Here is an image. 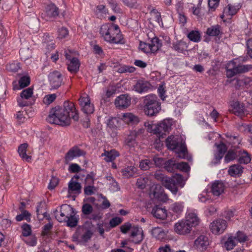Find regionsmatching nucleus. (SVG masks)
<instances>
[{"instance_id": "nucleus-18", "label": "nucleus", "mask_w": 252, "mask_h": 252, "mask_svg": "<svg viewBox=\"0 0 252 252\" xmlns=\"http://www.w3.org/2000/svg\"><path fill=\"white\" fill-rule=\"evenodd\" d=\"M130 236L131 241L135 244L140 243L143 239V232L141 228L137 226H134L131 228Z\"/></svg>"}, {"instance_id": "nucleus-26", "label": "nucleus", "mask_w": 252, "mask_h": 252, "mask_svg": "<svg viewBox=\"0 0 252 252\" xmlns=\"http://www.w3.org/2000/svg\"><path fill=\"white\" fill-rule=\"evenodd\" d=\"M81 186L80 183L74 181L73 179L68 183V192L69 194L76 193L81 192Z\"/></svg>"}, {"instance_id": "nucleus-25", "label": "nucleus", "mask_w": 252, "mask_h": 252, "mask_svg": "<svg viewBox=\"0 0 252 252\" xmlns=\"http://www.w3.org/2000/svg\"><path fill=\"white\" fill-rule=\"evenodd\" d=\"M28 147L27 143L20 145L18 149V152L22 159L27 162H30L32 159L31 156L27 155V149Z\"/></svg>"}, {"instance_id": "nucleus-55", "label": "nucleus", "mask_w": 252, "mask_h": 252, "mask_svg": "<svg viewBox=\"0 0 252 252\" xmlns=\"http://www.w3.org/2000/svg\"><path fill=\"white\" fill-rule=\"evenodd\" d=\"M68 31L64 27H62L58 30V37L62 39L66 37L68 35Z\"/></svg>"}, {"instance_id": "nucleus-23", "label": "nucleus", "mask_w": 252, "mask_h": 252, "mask_svg": "<svg viewBox=\"0 0 252 252\" xmlns=\"http://www.w3.org/2000/svg\"><path fill=\"white\" fill-rule=\"evenodd\" d=\"M154 177L157 180L160 181L166 189H172L169 177L165 176L160 171H157L154 174ZM173 189H174L172 188Z\"/></svg>"}, {"instance_id": "nucleus-16", "label": "nucleus", "mask_w": 252, "mask_h": 252, "mask_svg": "<svg viewBox=\"0 0 252 252\" xmlns=\"http://www.w3.org/2000/svg\"><path fill=\"white\" fill-rule=\"evenodd\" d=\"M170 182L172 189H168L173 194L176 195L178 192L177 185H179L181 188H183L185 185V181L182 175L176 174L172 178H170Z\"/></svg>"}, {"instance_id": "nucleus-17", "label": "nucleus", "mask_w": 252, "mask_h": 252, "mask_svg": "<svg viewBox=\"0 0 252 252\" xmlns=\"http://www.w3.org/2000/svg\"><path fill=\"white\" fill-rule=\"evenodd\" d=\"M131 104V98L127 94H121L115 100L116 107L120 109H124L128 107Z\"/></svg>"}, {"instance_id": "nucleus-47", "label": "nucleus", "mask_w": 252, "mask_h": 252, "mask_svg": "<svg viewBox=\"0 0 252 252\" xmlns=\"http://www.w3.org/2000/svg\"><path fill=\"white\" fill-rule=\"evenodd\" d=\"M123 118L124 121L126 123L135 122L137 120V117L131 113H124L123 116Z\"/></svg>"}, {"instance_id": "nucleus-36", "label": "nucleus", "mask_w": 252, "mask_h": 252, "mask_svg": "<svg viewBox=\"0 0 252 252\" xmlns=\"http://www.w3.org/2000/svg\"><path fill=\"white\" fill-rule=\"evenodd\" d=\"M153 236L158 239H161L164 237V233L162 229L158 227H155L152 230Z\"/></svg>"}, {"instance_id": "nucleus-13", "label": "nucleus", "mask_w": 252, "mask_h": 252, "mask_svg": "<svg viewBox=\"0 0 252 252\" xmlns=\"http://www.w3.org/2000/svg\"><path fill=\"white\" fill-rule=\"evenodd\" d=\"M192 227L186 220H180L174 225L175 232L178 234L183 235L189 234Z\"/></svg>"}, {"instance_id": "nucleus-1", "label": "nucleus", "mask_w": 252, "mask_h": 252, "mask_svg": "<svg viewBox=\"0 0 252 252\" xmlns=\"http://www.w3.org/2000/svg\"><path fill=\"white\" fill-rule=\"evenodd\" d=\"M78 115L72 102L65 101L63 107L52 108L48 117V121L62 126H68L71 119L78 121Z\"/></svg>"}, {"instance_id": "nucleus-51", "label": "nucleus", "mask_w": 252, "mask_h": 252, "mask_svg": "<svg viewBox=\"0 0 252 252\" xmlns=\"http://www.w3.org/2000/svg\"><path fill=\"white\" fill-rule=\"evenodd\" d=\"M184 206L182 203L176 202L173 204L171 206L172 211L176 213H180L183 211Z\"/></svg>"}, {"instance_id": "nucleus-10", "label": "nucleus", "mask_w": 252, "mask_h": 252, "mask_svg": "<svg viewBox=\"0 0 252 252\" xmlns=\"http://www.w3.org/2000/svg\"><path fill=\"white\" fill-rule=\"evenodd\" d=\"M33 94V90L31 88H28L22 91L20 94V96L17 98L18 105L20 107H25L31 104L29 101Z\"/></svg>"}, {"instance_id": "nucleus-42", "label": "nucleus", "mask_w": 252, "mask_h": 252, "mask_svg": "<svg viewBox=\"0 0 252 252\" xmlns=\"http://www.w3.org/2000/svg\"><path fill=\"white\" fill-rule=\"evenodd\" d=\"M251 158L250 155L246 151H243L239 158V162L242 164H248L251 161Z\"/></svg>"}, {"instance_id": "nucleus-28", "label": "nucleus", "mask_w": 252, "mask_h": 252, "mask_svg": "<svg viewBox=\"0 0 252 252\" xmlns=\"http://www.w3.org/2000/svg\"><path fill=\"white\" fill-rule=\"evenodd\" d=\"M243 169L239 164H234L229 167L228 173L231 176H240L243 173Z\"/></svg>"}, {"instance_id": "nucleus-4", "label": "nucleus", "mask_w": 252, "mask_h": 252, "mask_svg": "<svg viewBox=\"0 0 252 252\" xmlns=\"http://www.w3.org/2000/svg\"><path fill=\"white\" fill-rule=\"evenodd\" d=\"M143 111L145 115L153 116L161 110V104L156 94H150L143 98Z\"/></svg>"}, {"instance_id": "nucleus-30", "label": "nucleus", "mask_w": 252, "mask_h": 252, "mask_svg": "<svg viewBox=\"0 0 252 252\" xmlns=\"http://www.w3.org/2000/svg\"><path fill=\"white\" fill-rule=\"evenodd\" d=\"M173 49L180 53H183L188 48V45L187 43L183 41L180 40L173 43Z\"/></svg>"}, {"instance_id": "nucleus-46", "label": "nucleus", "mask_w": 252, "mask_h": 252, "mask_svg": "<svg viewBox=\"0 0 252 252\" xmlns=\"http://www.w3.org/2000/svg\"><path fill=\"white\" fill-rule=\"evenodd\" d=\"M135 70V68L132 66L122 65L118 67L117 71L119 73H123L126 72L132 73Z\"/></svg>"}, {"instance_id": "nucleus-45", "label": "nucleus", "mask_w": 252, "mask_h": 252, "mask_svg": "<svg viewBox=\"0 0 252 252\" xmlns=\"http://www.w3.org/2000/svg\"><path fill=\"white\" fill-rule=\"evenodd\" d=\"M95 13L97 16L100 18L104 17L106 15L107 10L104 5H99L96 7Z\"/></svg>"}, {"instance_id": "nucleus-31", "label": "nucleus", "mask_w": 252, "mask_h": 252, "mask_svg": "<svg viewBox=\"0 0 252 252\" xmlns=\"http://www.w3.org/2000/svg\"><path fill=\"white\" fill-rule=\"evenodd\" d=\"M237 244L236 237L232 235L228 236L227 239L224 244V247L226 250L229 251L232 250Z\"/></svg>"}, {"instance_id": "nucleus-34", "label": "nucleus", "mask_w": 252, "mask_h": 252, "mask_svg": "<svg viewBox=\"0 0 252 252\" xmlns=\"http://www.w3.org/2000/svg\"><path fill=\"white\" fill-rule=\"evenodd\" d=\"M189 39L193 42H198L201 40V34L198 31H191L187 34Z\"/></svg>"}, {"instance_id": "nucleus-35", "label": "nucleus", "mask_w": 252, "mask_h": 252, "mask_svg": "<svg viewBox=\"0 0 252 252\" xmlns=\"http://www.w3.org/2000/svg\"><path fill=\"white\" fill-rule=\"evenodd\" d=\"M237 85L240 87L248 88L252 85V79L250 77H244L237 80Z\"/></svg>"}, {"instance_id": "nucleus-57", "label": "nucleus", "mask_w": 252, "mask_h": 252, "mask_svg": "<svg viewBox=\"0 0 252 252\" xmlns=\"http://www.w3.org/2000/svg\"><path fill=\"white\" fill-rule=\"evenodd\" d=\"M53 226V223L52 222H49V223L45 224L42 229V234L44 236L48 235L51 230L52 229Z\"/></svg>"}, {"instance_id": "nucleus-49", "label": "nucleus", "mask_w": 252, "mask_h": 252, "mask_svg": "<svg viewBox=\"0 0 252 252\" xmlns=\"http://www.w3.org/2000/svg\"><path fill=\"white\" fill-rule=\"evenodd\" d=\"M67 225L68 226L73 227L77 224V219L74 215H70L66 219Z\"/></svg>"}, {"instance_id": "nucleus-52", "label": "nucleus", "mask_w": 252, "mask_h": 252, "mask_svg": "<svg viewBox=\"0 0 252 252\" xmlns=\"http://www.w3.org/2000/svg\"><path fill=\"white\" fill-rule=\"evenodd\" d=\"M148 179L147 177H139L137 180L136 185L139 188L141 189H144L148 183Z\"/></svg>"}, {"instance_id": "nucleus-33", "label": "nucleus", "mask_w": 252, "mask_h": 252, "mask_svg": "<svg viewBox=\"0 0 252 252\" xmlns=\"http://www.w3.org/2000/svg\"><path fill=\"white\" fill-rule=\"evenodd\" d=\"M149 45L151 49V53L157 51L161 47V43L159 42L158 38L157 37L153 38Z\"/></svg>"}, {"instance_id": "nucleus-56", "label": "nucleus", "mask_w": 252, "mask_h": 252, "mask_svg": "<svg viewBox=\"0 0 252 252\" xmlns=\"http://www.w3.org/2000/svg\"><path fill=\"white\" fill-rule=\"evenodd\" d=\"M30 78L28 76H23L21 78L19 81V84L21 88L27 87L30 84Z\"/></svg>"}, {"instance_id": "nucleus-7", "label": "nucleus", "mask_w": 252, "mask_h": 252, "mask_svg": "<svg viewBox=\"0 0 252 252\" xmlns=\"http://www.w3.org/2000/svg\"><path fill=\"white\" fill-rule=\"evenodd\" d=\"M149 195L151 199L164 201L167 199V196L164 193L163 189L158 184L152 186L150 190Z\"/></svg>"}, {"instance_id": "nucleus-54", "label": "nucleus", "mask_w": 252, "mask_h": 252, "mask_svg": "<svg viewBox=\"0 0 252 252\" xmlns=\"http://www.w3.org/2000/svg\"><path fill=\"white\" fill-rule=\"evenodd\" d=\"M19 53L21 59L23 60H26L31 56L30 51L29 48L20 49Z\"/></svg>"}, {"instance_id": "nucleus-44", "label": "nucleus", "mask_w": 252, "mask_h": 252, "mask_svg": "<svg viewBox=\"0 0 252 252\" xmlns=\"http://www.w3.org/2000/svg\"><path fill=\"white\" fill-rule=\"evenodd\" d=\"M153 165V162L148 159H145L140 162L139 167L143 170H147L152 167Z\"/></svg>"}, {"instance_id": "nucleus-43", "label": "nucleus", "mask_w": 252, "mask_h": 252, "mask_svg": "<svg viewBox=\"0 0 252 252\" xmlns=\"http://www.w3.org/2000/svg\"><path fill=\"white\" fill-rule=\"evenodd\" d=\"M107 126L111 129H115L119 126V120L115 118H109L106 122Z\"/></svg>"}, {"instance_id": "nucleus-64", "label": "nucleus", "mask_w": 252, "mask_h": 252, "mask_svg": "<svg viewBox=\"0 0 252 252\" xmlns=\"http://www.w3.org/2000/svg\"><path fill=\"white\" fill-rule=\"evenodd\" d=\"M233 237H236L237 243L238 242H244L247 240V236L246 235L242 232L238 231L235 235V236H233Z\"/></svg>"}, {"instance_id": "nucleus-39", "label": "nucleus", "mask_w": 252, "mask_h": 252, "mask_svg": "<svg viewBox=\"0 0 252 252\" xmlns=\"http://www.w3.org/2000/svg\"><path fill=\"white\" fill-rule=\"evenodd\" d=\"M220 32V27L219 25H216L208 28L206 33L209 36H217Z\"/></svg>"}, {"instance_id": "nucleus-22", "label": "nucleus", "mask_w": 252, "mask_h": 252, "mask_svg": "<svg viewBox=\"0 0 252 252\" xmlns=\"http://www.w3.org/2000/svg\"><path fill=\"white\" fill-rule=\"evenodd\" d=\"M151 213L155 218L159 219L164 220L167 216L166 210L158 206H155Z\"/></svg>"}, {"instance_id": "nucleus-20", "label": "nucleus", "mask_w": 252, "mask_h": 252, "mask_svg": "<svg viewBox=\"0 0 252 252\" xmlns=\"http://www.w3.org/2000/svg\"><path fill=\"white\" fill-rule=\"evenodd\" d=\"M185 220L193 227L197 226L200 223V219L197 214L192 211H188L187 212Z\"/></svg>"}, {"instance_id": "nucleus-29", "label": "nucleus", "mask_w": 252, "mask_h": 252, "mask_svg": "<svg viewBox=\"0 0 252 252\" xmlns=\"http://www.w3.org/2000/svg\"><path fill=\"white\" fill-rule=\"evenodd\" d=\"M137 169L133 165L127 166L122 170L123 176L126 178H129L134 175L136 173Z\"/></svg>"}, {"instance_id": "nucleus-27", "label": "nucleus", "mask_w": 252, "mask_h": 252, "mask_svg": "<svg viewBox=\"0 0 252 252\" xmlns=\"http://www.w3.org/2000/svg\"><path fill=\"white\" fill-rule=\"evenodd\" d=\"M119 156V154L115 150H111L110 151H104L101 154V157H105L104 159L106 162H112L116 158Z\"/></svg>"}, {"instance_id": "nucleus-48", "label": "nucleus", "mask_w": 252, "mask_h": 252, "mask_svg": "<svg viewBox=\"0 0 252 252\" xmlns=\"http://www.w3.org/2000/svg\"><path fill=\"white\" fill-rule=\"evenodd\" d=\"M237 157L236 153L233 150H229L224 157V161L228 163L234 160Z\"/></svg>"}, {"instance_id": "nucleus-63", "label": "nucleus", "mask_w": 252, "mask_h": 252, "mask_svg": "<svg viewBox=\"0 0 252 252\" xmlns=\"http://www.w3.org/2000/svg\"><path fill=\"white\" fill-rule=\"evenodd\" d=\"M20 68L19 63H13L6 66V69L10 71L16 72Z\"/></svg>"}, {"instance_id": "nucleus-21", "label": "nucleus", "mask_w": 252, "mask_h": 252, "mask_svg": "<svg viewBox=\"0 0 252 252\" xmlns=\"http://www.w3.org/2000/svg\"><path fill=\"white\" fill-rule=\"evenodd\" d=\"M59 14V8L54 3H50L46 6L45 15L47 16V20L57 17Z\"/></svg>"}, {"instance_id": "nucleus-19", "label": "nucleus", "mask_w": 252, "mask_h": 252, "mask_svg": "<svg viewBox=\"0 0 252 252\" xmlns=\"http://www.w3.org/2000/svg\"><path fill=\"white\" fill-rule=\"evenodd\" d=\"M225 186L223 183L220 181H215L212 184L211 192L215 196H219L224 191Z\"/></svg>"}, {"instance_id": "nucleus-14", "label": "nucleus", "mask_w": 252, "mask_h": 252, "mask_svg": "<svg viewBox=\"0 0 252 252\" xmlns=\"http://www.w3.org/2000/svg\"><path fill=\"white\" fill-rule=\"evenodd\" d=\"M85 154L83 150H81L77 146H74L70 149L65 154L64 162L66 164H68L75 158L84 156Z\"/></svg>"}, {"instance_id": "nucleus-8", "label": "nucleus", "mask_w": 252, "mask_h": 252, "mask_svg": "<svg viewBox=\"0 0 252 252\" xmlns=\"http://www.w3.org/2000/svg\"><path fill=\"white\" fill-rule=\"evenodd\" d=\"M227 227V223L225 220L218 219L214 220L210 224V229L211 232L215 235H220L223 233Z\"/></svg>"}, {"instance_id": "nucleus-53", "label": "nucleus", "mask_w": 252, "mask_h": 252, "mask_svg": "<svg viewBox=\"0 0 252 252\" xmlns=\"http://www.w3.org/2000/svg\"><path fill=\"white\" fill-rule=\"evenodd\" d=\"M37 218L39 220H42L43 218H46L48 220H51V218L49 215H47L46 212H42L40 210V205H38L36 208Z\"/></svg>"}, {"instance_id": "nucleus-50", "label": "nucleus", "mask_w": 252, "mask_h": 252, "mask_svg": "<svg viewBox=\"0 0 252 252\" xmlns=\"http://www.w3.org/2000/svg\"><path fill=\"white\" fill-rule=\"evenodd\" d=\"M57 95L55 94L46 95L43 98V103L46 105H49L56 99Z\"/></svg>"}, {"instance_id": "nucleus-12", "label": "nucleus", "mask_w": 252, "mask_h": 252, "mask_svg": "<svg viewBox=\"0 0 252 252\" xmlns=\"http://www.w3.org/2000/svg\"><path fill=\"white\" fill-rule=\"evenodd\" d=\"M82 110L87 114H92L94 111V107L90 102V97L87 94H83L79 99Z\"/></svg>"}, {"instance_id": "nucleus-37", "label": "nucleus", "mask_w": 252, "mask_h": 252, "mask_svg": "<svg viewBox=\"0 0 252 252\" xmlns=\"http://www.w3.org/2000/svg\"><path fill=\"white\" fill-rule=\"evenodd\" d=\"M245 108L243 104L236 102L234 104L233 113L238 116H242L244 114Z\"/></svg>"}, {"instance_id": "nucleus-38", "label": "nucleus", "mask_w": 252, "mask_h": 252, "mask_svg": "<svg viewBox=\"0 0 252 252\" xmlns=\"http://www.w3.org/2000/svg\"><path fill=\"white\" fill-rule=\"evenodd\" d=\"M177 163L174 159H170L166 161L164 163L165 169L169 172H173L177 169Z\"/></svg>"}, {"instance_id": "nucleus-3", "label": "nucleus", "mask_w": 252, "mask_h": 252, "mask_svg": "<svg viewBox=\"0 0 252 252\" xmlns=\"http://www.w3.org/2000/svg\"><path fill=\"white\" fill-rule=\"evenodd\" d=\"M166 145L170 150H176L178 153V157L181 158H187L189 160L191 157L188 156L187 149L184 143L181 141V138L177 135H171L166 139Z\"/></svg>"}, {"instance_id": "nucleus-61", "label": "nucleus", "mask_w": 252, "mask_h": 252, "mask_svg": "<svg viewBox=\"0 0 252 252\" xmlns=\"http://www.w3.org/2000/svg\"><path fill=\"white\" fill-rule=\"evenodd\" d=\"M139 49L143 52L146 53H151V49H150L149 43L140 42L139 46Z\"/></svg>"}, {"instance_id": "nucleus-40", "label": "nucleus", "mask_w": 252, "mask_h": 252, "mask_svg": "<svg viewBox=\"0 0 252 252\" xmlns=\"http://www.w3.org/2000/svg\"><path fill=\"white\" fill-rule=\"evenodd\" d=\"M83 234L81 237V240L83 242H88L91 238L93 235L92 231L89 229L83 228Z\"/></svg>"}, {"instance_id": "nucleus-59", "label": "nucleus", "mask_w": 252, "mask_h": 252, "mask_svg": "<svg viewBox=\"0 0 252 252\" xmlns=\"http://www.w3.org/2000/svg\"><path fill=\"white\" fill-rule=\"evenodd\" d=\"M24 242L29 246H34L36 244L37 240L34 236H31L24 239Z\"/></svg>"}, {"instance_id": "nucleus-2", "label": "nucleus", "mask_w": 252, "mask_h": 252, "mask_svg": "<svg viewBox=\"0 0 252 252\" xmlns=\"http://www.w3.org/2000/svg\"><path fill=\"white\" fill-rule=\"evenodd\" d=\"M100 33L105 41L113 44H124L122 34L117 25L105 24L100 29Z\"/></svg>"}, {"instance_id": "nucleus-5", "label": "nucleus", "mask_w": 252, "mask_h": 252, "mask_svg": "<svg viewBox=\"0 0 252 252\" xmlns=\"http://www.w3.org/2000/svg\"><path fill=\"white\" fill-rule=\"evenodd\" d=\"M252 68V66L251 65H236L234 61H231L226 66V75L230 78L237 74L246 72Z\"/></svg>"}, {"instance_id": "nucleus-58", "label": "nucleus", "mask_w": 252, "mask_h": 252, "mask_svg": "<svg viewBox=\"0 0 252 252\" xmlns=\"http://www.w3.org/2000/svg\"><path fill=\"white\" fill-rule=\"evenodd\" d=\"M22 234L24 236L28 237L31 234L32 230L30 225L24 224L22 226Z\"/></svg>"}, {"instance_id": "nucleus-60", "label": "nucleus", "mask_w": 252, "mask_h": 252, "mask_svg": "<svg viewBox=\"0 0 252 252\" xmlns=\"http://www.w3.org/2000/svg\"><path fill=\"white\" fill-rule=\"evenodd\" d=\"M177 169L184 172H188L189 170V166L186 162H181L177 163Z\"/></svg>"}, {"instance_id": "nucleus-15", "label": "nucleus", "mask_w": 252, "mask_h": 252, "mask_svg": "<svg viewBox=\"0 0 252 252\" xmlns=\"http://www.w3.org/2000/svg\"><path fill=\"white\" fill-rule=\"evenodd\" d=\"M209 243V240L207 236L200 235L195 240L193 246L197 250L203 252L207 250Z\"/></svg>"}, {"instance_id": "nucleus-32", "label": "nucleus", "mask_w": 252, "mask_h": 252, "mask_svg": "<svg viewBox=\"0 0 252 252\" xmlns=\"http://www.w3.org/2000/svg\"><path fill=\"white\" fill-rule=\"evenodd\" d=\"M79 65L78 59L73 58L70 60V63L68 65V70L71 73H75L78 70Z\"/></svg>"}, {"instance_id": "nucleus-24", "label": "nucleus", "mask_w": 252, "mask_h": 252, "mask_svg": "<svg viewBox=\"0 0 252 252\" xmlns=\"http://www.w3.org/2000/svg\"><path fill=\"white\" fill-rule=\"evenodd\" d=\"M151 87L150 83L147 81L139 80L134 86V90L139 93L147 92Z\"/></svg>"}, {"instance_id": "nucleus-62", "label": "nucleus", "mask_w": 252, "mask_h": 252, "mask_svg": "<svg viewBox=\"0 0 252 252\" xmlns=\"http://www.w3.org/2000/svg\"><path fill=\"white\" fill-rule=\"evenodd\" d=\"M151 14L158 24L162 22L160 13L155 9H153L151 11Z\"/></svg>"}, {"instance_id": "nucleus-41", "label": "nucleus", "mask_w": 252, "mask_h": 252, "mask_svg": "<svg viewBox=\"0 0 252 252\" xmlns=\"http://www.w3.org/2000/svg\"><path fill=\"white\" fill-rule=\"evenodd\" d=\"M239 8L238 6L233 5L229 4L225 8L224 11L228 15L233 16L237 13Z\"/></svg>"}, {"instance_id": "nucleus-9", "label": "nucleus", "mask_w": 252, "mask_h": 252, "mask_svg": "<svg viewBox=\"0 0 252 252\" xmlns=\"http://www.w3.org/2000/svg\"><path fill=\"white\" fill-rule=\"evenodd\" d=\"M72 207L68 205L64 204L61 206L60 211L57 210L54 211V214L56 219L59 222H64L66 220L68 217L71 215Z\"/></svg>"}, {"instance_id": "nucleus-11", "label": "nucleus", "mask_w": 252, "mask_h": 252, "mask_svg": "<svg viewBox=\"0 0 252 252\" xmlns=\"http://www.w3.org/2000/svg\"><path fill=\"white\" fill-rule=\"evenodd\" d=\"M49 84L53 89L59 88L62 84L63 76L62 73L58 71H54L48 75Z\"/></svg>"}, {"instance_id": "nucleus-6", "label": "nucleus", "mask_w": 252, "mask_h": 252, "mask_svg": "<svg viewBox=\"0 0 252 252\" xmlns=\"http://www.w3.org/2000/svg\"><path fill=\"white\" fill-rule=\"evenodd\" d=\"M172 122L169 119H165L159 123L153 126V132L159 137H163L166 132L171 129Z\"/></svg>"}]
</instances>
